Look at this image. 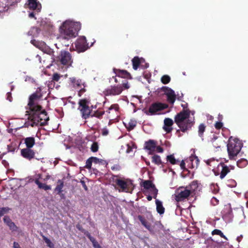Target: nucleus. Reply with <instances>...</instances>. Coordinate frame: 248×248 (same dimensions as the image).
Listing matches in <instances>:
<instances>
[{
    "label": "nucleus",
    "mask_w": 248,
    "mask_h": 248,
    "mask_svg": "<svg viewBox=\"0 0 248 248\" xmlns=\"http://www.w3.org/2000/svg\"><path fill=\"white\" fill-rule=\"evenodd\" d=\"M109 134V130L107 127H104L101 129V134L103 136H107Z\"/></svg>",
    "instance_id": "obj_46"
},
{
    "label": "nucleus",
    "mask_w": 248,
    "mask_h": 248,
    "mask_svg": "<svg viewBox=\"0 0 248 248\" xmlns=\"http://www.w3.org/2000/svg\"><path fill=\"white\" fill-rule=\"evenodd\" d=\"M80 29L81 24L79 22L66 20L60 27V31L64 39L68 40L76 37Z\"/></svg>",
    "instance_id": "obj_2"
},
{
    "label": "nucleus",
    "mask_w": 248,
    "mask_h": 248,
    "mask_svg": "<svg viewBox=\"0 0 248 248\" xmlns=\"http://www.w3.org/2000/svg\"><path fill=\"white\" fill-rule=\"evenodd\" d=\"M215 127L217 129H220L223 127V123L221 122H217L215 124Z\"/></svg>",
    "instance_id": "obj_50"
},
{
    "label": "nucleus",
    "mask_w": 248,
    "mask_h": 248,
    "mask_svg": "<svg viewBox=\"0 0 248 248\" xmlns=\"http://www.w3.org/2000/svg\"><path fill=\"white\" fill-rule=\"evenodd\" d=\"M6 96H7V97H6L7 100L9 101L10 102H11L12 101L13 98H12V94H11V92H8L6 94Z\"/></svg>",
    "instance_id": "obj_53"
},
{
    "label": "nucleus",
    "mask_w": 248,
    "mask_h": 248,
    "mask_svg": "<svg viewBox=\"0 0 248 248\" xmlns=\"http://www.w3.org/2000/svg\"><path fill=\"white\" fill-rule=\"evenodd\" d=\"M61 77L62 76L60 74L58 73H54L52 76V80L55 81H58Z\"/></svg>",
    "instance_id": "obj_47"
},
{
    "label": "nucleus",
    "mask_w": 248,
    "mask_h": 248,
    "mask_svg": "<svg viewBox=\"0 0 248 248\" xmlns=\"http://www.w3.org/2000/svg\"><path fill=\"white\" fill-rule=\"evenodd\" d=\"M91 150L93 152H96L98 150V144L97 142H93L91 145Z\"/></svg>",
    "instance_id": "obj_43"
},
{
    "label": "nucleus",
    "mask_w": 248,
    "mask_h": 248,
    "mask_svg": "<svg viewBox=\"0 0 248 248\" xmlns=\"http://www.w3.org/2000/svg\"><path fill=\"white\" fill-rule=\"evenodd\" d=\"M136 126V124L133 123H129V130H132Z\"/></svg>",
    "instance_id": "obj_61"
},
{
    "label": "nucleus",
    "mask_w": 248,
    "mask_h": 248,
    "mask_svg": "<svg viewBox=\"0 0 248 248\" xmlns=\"http://www.w3.org/2000/svg\"><path fill=\"white\" fill-rule=\"evenodd\" d=\"M123 88L121 85L117 86H111L104 91V94L106 96L117 95L121 93Z\"/></svg>",
    "instance_id": "obj_12"
},
{
    "label": "nucleus",
    "mask_w": 248,
    "mask_h": 248,
    "mask_svg": "<svg viewBox=\"0 0 248 248\" xmlns=\"http://www.w3.org/2000/svg\"><path fill=\"white\" fill-rule=\"evenodd\" d=\"M123 87V89H128L129 88V86L128 83V81L126 80H124V81H123L122 85H121Z\"/></svg>",
    "instance_id": "obj_51"
},
{
    "label": "nucleus",
    "mask_w": 248,
    "mask_h": 248,
    "mask_svg": "<svg viewBox=\"0 0 248 248\" xmlns=\"http://www.w3.org/2000/svg\"><path fill=\"white\" fill-rule=\"evenodd\" d=\"M166 159L167 161L169 162L172 165L177 164L179 162V160L175 158L173 154L167 155Z\"/></svg>",
    "instance_id": "obj_35"
},
{
    "label": "nucleus",
    "mask_w": 248,
    "mask_h": 248,
    "mask_svg": "<svg viewBox=\"0 0 248 248\" xmlns=\"http://www.w3.org/2000/svg\"><path fill=\"white\" fill-rule=\"evenodd\" d=\"M155 204L156 205V211L157 213L160 215L164 214L165 212V208L162 205V202L158 200H156Z\"/></svg>",
    "instance_id": "obj_31"
},
{
    "label": "nucleus",
    "mask_w": 248,
    "mask_h": 248,
    "mask_svg": "<svg viewBox=\"0 0 248 248\" xmlns=\"http://www.w3.org/2000/svg\"><path fill=\"white\" fill-rule=\"evenodd\" d=\"M90 101L86 99H82L79 101V109L83 119L86 120L91 117L92 110L89 107Z\"/></svg>",
    "instance_id": "obj_8"
},
{
    "label": "nucleus",
    "mask_w": 248,
    "mask_h": 248,
    "mask_svg": "<svg viewBox=\"0 0 248 248\" xmlns=\"http://www.w3.org/2000/svg\"><path fill=\"white\" fill-rule=\"evenodd\" d=\"M168 108V105L160 102H155L151 104L148 110H146L145 113L147 115H154L156 114L158 111L163 110Z\"/></svg>",
    "instance_id": "obj_10"
},
{
    "label": "nucleus",
    "mask_w": 248,
    "mask_h": 248,
    "mask_svg": "<svg viewBox=\"0 0 248 248\" xmlns=\"http://www.w3.org/2000/svg\"><path fill=\"white\" fill-rule=\"evenodd\" d=\"M106 163V162L105 160L99 159V163L98 164H105Z\"/></svg>",
    "instance_id": "obj_64"
},
{
    "label": "nucleus",
    "mask_w": 248,
    "mask_h": 248,
    "mask_svg": "<svg viewBox=\"0 0 248 248\" xmlns=\"http://www.w3.org/2000/svg\"><path fill=\"white\" fill-rule=\"evenodd\" d=\"M155 185L150 180H145L142 182V186L146 189H150L154 187Z\"/></svg>",
    "instance_id": "obj_33"
},
{
    "label": "nucleus",
    "mask_w": 248,
    "mask_h": 248,
    "mask_svg": "<svg viewBox=\"0 0 248 248\" xmlns=\"http://www.w3.org/2000/svg\"><path fill=\"white\" fill-rule=\"evenodd\" d=\"M212 234L213 235H218L221 237L225 239V240H228L227 238L226 237L225 235H224L223 232L219 230L218 229H215L212 232Z\"/></svg>",
    "instance_id": "obj_37"
},
{
    "label": "nucleus",
    "mask_w": 248,
    "mask_h": 248,
    "mask_svg": "<svg viewBox=\"0 0 248 248\" xmlns=\"http://www.w3.org/2000/svg\"><path fill=\"white\" fill-rule=\"evenodd\" d=\"M105 114V111L102 110L101 109H98L95 111H92L91 117V118L93 117L97 118L99 119H101L103 118V116Z\"/></svg>",
    "instance_id": "obj_27"
},
{
    "label": "nucleus",
    "mask_w": 248,
    "mask_h": 248,
    "mask_svg": "<svg viewBox=\"0 0 248 248\" xmlns=\"http://www.w3.org/2000/svg\"><path fill=\"white\" fill-rule=\"evenodd\" d=\"M85 88V87H84V86H82L81 88H80V90L78 92V95L79 96H81L82 94L86 91Z\"/></svg>",
    "instance_id": "obj_52"
},
{
    "label": "nucleus",
    "mask_w": 248,
    "mask_h": 248,
    "mask_svg": "<svg viewBox=\"0 0 248 248\" xmlns=\"http://www.w3.org/2000/svg\"><path fill=\"white\" fill-rule=\"evenodd\" d=\"M34 182L40 189H43L45 190L51 189L50 186L41 183L38 179H35Z\"/></svg>",
    "instance_id": "obj_32"
},
{
    "label": "nucleus",
    "mask_w": 248,
    "mask_h": 248,
    "mask_svg": "<svg viewBox=\"0 0 248 248\" xmlns=\"http://www.w3.org/2000/svg\"><path fill=\"white\" fill-rule=\"evenodd\" d=\"M28 7L31 10H36L40 11L41 6V4L37 1V0H28Z\"/></svg>",
    "instance_id": "obj_21"
},
{
    "label": "nucleus",
    "mask_w": 248,
    "mask_h": 248,
    "mask_svg": "<svg viewBox=\"0 0 248 248\" xmlns=\"http://www.w3.org/2000/svg\"><path fill=\"white\" fill-rule=\"evenodd\" d=\"M133 68L134 70H137L140 64V58L137 57H134L132 60Z\"/></svg>",
    "instance_id": "obj_34"
},
{
    "label": "nucleus",
    "mask_w": 248,
    "mask_h": 248,
    "mask_svg": "<svg viewBox=\"0 0 248 248\" xmlns=\"http://www.w3.org/2000/svg\"><path fill=\"white\" fill-rule=\"evenodd\" d=\"M162 90L167 97L168 102L173 105L176 100V94L174 91L168 87H163Z\"/></svg>",
    "instance_id": "obj_13"
},
{
    "label": "nucleus",
    "mask_w": 248,
    "mask_h": 248,
    "mask_svg": "<svg viewBox=\"0 0 248 248\" xmlns=\"http://www.w3.org/2000/svg\"><path fill=\"white\" fill-rule=\"evenodd\" d=\"M190 110L189 109H183L177 113L174 117V122L180 128L176 131L179 133L180 131L186 132L191 129L195 122L189 119Z\"/></svg>",
    "instance_id": "obj_1"
},
{
    "label": "nucleus",
    "mask_w": 248,
    "mask_h": 248,
    "mask_svg": "<svg viewBox=\"0 0 248 248\" xmlns=\"http://www.w3.org/2000/svg\"><path fill=\"white\" fill-rule=\"evenodd\" d=\"M206 126L204 124H201L198 127V134L200 137H203V134L205 131Z\"/></svg>",
    "instance_id": "obj_36"
},
{
    "label": "nucleus",
    "mask_w": 248,
    "mask_h": 248,
    "mask_svg": "<svg viewBox=\"0 0 248 248\" xmlns=\"http://www.w3.org/2000/svg\"><path fill=\"white\" fill-rule=\"evenodd\" d=\"M4 222L9 226L10 229L13 231L16 230L17 227L15 224L12 221L10 217L8 216H5L3 218Z\"/></svg>",
    "instance_id": "obj_26"
},
{
    "label": "nucleus",
    "mask_w": 248,
    "mask_h": 248,
    "mask_svg": "<svg viewBox=\"0 0 248 248\" xmlns=\"http://www.w3.org/2000/svg\"><path fill=\"white\" fill-rule=\"evenodd\" d=\"M161 81L164 84H168L170 81V78L167 75H164L161 77Z\"/></svg>",
    "instance_id": "obj_41"
},
{
    "label": "nucleus",
    "mask_w": 248,
    "mask_h": 248,
    "mask_svg": "<svg viewBox=\"0 0 248 248\" xmlns=\"http://www.w3.org/2000/svg\"><path fill=\"white\" fill-rule=\"evenodd\" d=\"M16 148L13 147L12 145H8V150L9 152H14Z\"/></svg>",
    "instance_id": "obj_58"
},
{
    "label": "nucleus",
    "mask_w": 248,
    "mask_h": 248,
    "mask_svg": "<svg viewBox=\"0 0 248 248\" xmlns=\"http://www.w3.org/2000/svg\"><path fill=\"white\" fill-rule=\"evenodd\" d=\"M231 212H232L231 208L229 207L226 206L224 208V209L222 210L221 213L222 215V217L223 218H224L228 214H230Z\"/></svg>",
    "instance_id": "obj_39"
},
{
    "label": "nucleus",
    "mask_w": 248,
    "mask_h": 248,
    "mask_svg": "<svg viewBox=\"0 0 248 248\" xmlns=\"http://www.w3.org/2000/svg\"><path fill=\"white\" fill-rule=\"evenodd\" d=\"M113 181L119 187L123 192L131 193L134 186L131 180L120 178L118 175H113Z\"/></svg>",
    "instance_id": "obj_5"
},
{
    "label": "nucleus",
    "mask_w": 248,
    "mask_h": 248,
    "mask_svg": "<svg viewBox=\"0 0 248 248\" xmlns=\"http://www.w3.org/2000/svg\"><path fill=\"white\" fill-rule=\"evenodd\" d=\"M138 217L139 220L140 221L141 224L145 228H146L149 231H151L152 230L151 224L148 222L146 219L144 217L140 215H139Z\"/></svg>",
    "instance_id": "obj_28"
},
{
    "label": "nucleus",
    "mask_w": 248,
    "mask_h": 248,
    "mask_svg": "<svg viewBox=\"0 0 248 248\" xmlns=\"http://www.w3.org/2000/svg\"><path fill=\"white\" fill-rule=\"evenodd\" d=\"M73 87L76 89H80L82 86L86 87V85L85 82L83 81L81 79L77 78L75 77H72L69 78Z\"/></svg>",
    "instance_id": "obj_16"
},
{
    "label": "nucleus",
    "mask_w": 248,
    "mask_h": 248,
    "mask_svg": "<svg viewBox=\"0 0 248 248\" xmlns=\"http://www.w3.org/2000/svg\"><path fill=\"white\" fill-rule=\"evenodd\" d=\"M242 146V143L238 139L233 138L232 137L229 138L227 144V151L230 159H233L238 154Z\"/></svg>",
    "instance_id": "obj_4"
},
{
    "label": "nucleus",
    "mask_w": 248,
    "mask_h": 248,
    "mask_svg": "<svg viewBox=\"0 0 248 248\" xmlns=\"http://www.w3.org/2000/svg\"><path fill=\"white\" fill-rule=\"evenodd\" d=\"M247 164L248 161L246 159H241L237 161V165L241 168L245 167Z\"/></svg>",
    "instance_id": "obj_38"
},
{
    "label": "nucleus",
    "mask_w": 248,
    "mask_h": 248,
    "mask_svg": "<svg viewBox=\"0 0 248 248\" xmlns=\"http://www.w3.org/2000/svg\"><path fill=\"white\" fill-rule=\"evenodd\" d=\"M218 200L215 197H213V198L211 200V202L214 205L217 204L218 203Z\"/></svg>",
    "instance_id": "obj_55"
},
{
    "label": "nucleus",
    "mask_w": 248,
    "mask_h": 248,
    "mask_svg": "<svg viewBox=\"0 0 248 248\" xmlns=\"http://www.w3.org/2000/svg\"><path fill=\"white\" fill-rule=\"evenodd\" d=\"M153 155L151 157L152 163L157 166L161 165L162 168H164L165 163L162 161L161 157L159 155L155 154H153Z\"/></svg>",
    "instance_id": "obj_24"
},
{
    "label": "nucleus",
    "mask_w": 248,
    "mask_h": 248,
    "mask_svg": "<svg viewBox=\"0 0 248 248\" xmlns=\"http://www.w3.org/2000/svg\"><path fill=\"white\" fill-rule=\"evenodd\" d=\"M81 183L82 184V186L84 188V189L85 190H88V187H87V186H86V185L85 184V182L84 181H81Z\"/></svg>",
    "instance_id": "obj_62"
},
{
    "label": "nucleus",
    "mask_w": 248,
    "mask_h": 248,
    "mask_svg": "<svg viewBox=\"0 0 248 248\" xmlns=\"http://www.w3.org/2000/svg\"><path fill=\"white\" fill-rule=\"evenodd\" d=\"M21 155L24 158L31 160L34 158L35 153L31 148H25L21 150Z\"/></svg>",
    "instance_id": "obj_15"
},
{
    "label": "nucleus",
    "mask_w": 248,
    "mask_h": 248,
    "mask_svg": "<svg viewBox=\"0 0 248 248\" xmlns=\"http://www.w3.org/2000/svg\"><path fill=\"white\" fill-rule=\"evenodd\" d=\"M213 145L216 148H220L221 146V139L216 135H214L211 140Z\"/></svg>",
    "instance_id": "obj_30"
},
{
    "label": "nucleus",
    "mask_w": 248,
    "mask_h": 248,
    "mask_svg": "<svg viewBox=\"0 0 248 248\" xmlns=\"http://www.w3.org/2000/svg\"><path fill=\"white\" fill-rule=\"evenodd\" d=\"M220 165L221 167V170L220 173L219 177L221 179H223L226 175L230 172L231 169H233V167L231 166L228 167L223 163H220Z\"/></svg>",
    "instance_id": "obj_18"
},
{
    "label": "nucleus",
    "mask_w": 248,
    "mask_h": 248,
    "mask_svg": "<svg viewBox=\"0 0 248 248\" xmlns=\"http://www.w3.org/2000/svg\"><path fill=\"white\" fill-rule=\"evenodd\" d=\"M75 47L78 52H83L89 48L88 44L85 36L79 37L75 42Z\"/></svg>",
    "instance_id": "obj_11"
},
{
    "label": "nucleus",
    "mask_w": 248,
    "mask_h": 248,
    "mask_svg": "<svg viewBox=\"0 0 248 248\" xmlns=\"http://www.w3.org/2000/svg\"><path fill=\"white\" fill-rule=\"evenodd\" d=\"M64 186V183L62 180H58L57 181V185L54 189V191L57 193V194L60 195L61 198H63L64 195L62 194V188Z\"/></svg>",
    "instance_id": "obj_22"
},
{
    "label": "nucleus",
    "mask_w": 248,
    "mask_h": 248,
    "mask_svg": "<svg viewBox=\"0 0 248 248\" xmlns=\"http://www.w3.org/2000/svg\"><path fill=\"white\" fill-rule=\"evenodd\" d=\"M92 244H93V247L94 248H102L100 246V245L98 244V242L96 240H95L94 242H93V243Z\"/></svg>",
    "instance_id": "obj_54"
},
{
    "label": "nucleus",
    "mask_w": 248,
    "mask_h": 248,
    "mask_svg": "<svg viewBox=\"0 0 248 248\" xmlns=\"http://www.w3.org/2000/svg\"><path fill=\"white\" fill-rule=\"evenodd\" d=\"M42 96L40 92L37 91L29 96L28 103L29 111H27L29 113H31L38 109L42 108V107L38 104Z\"/></svg>",
    "instance_id": "obj_6"
},
{
    "label": "nucleus",
    "mask_w": 248,
    "mask_h": 248,
    "mask_svg": "<svg viewBox=\"0 0 248 248\" xmlns=\"http://www.w3.org/2000/svg\"><path fill=\"white\" fill-rule=\"evenodd\" d=\"M24 143L27 148H31L35 143V138L33 137H29L24 139Z\"/></svg>",
    "instance_id": "obj_25"
},
{
    "label": "nucleus",
    "mask_w": 248,
    "mask_h": 248,
    "mask_svg": "<svg viewBox=\"0 0 248 248\" xmlns=\"http://www.w3.org/2000/svg\"><path fill=\"white\" fill-rule=\"evenodd\" d=\"M150 191L151 193L153 195V198L154 199H156L158 194V189L155 187V185L154 186V187H152L150 189Z\"/></svg>",
    "instance_id": "obj_44"
},
{
    "label": "nucleus",
    "mask_w": 248,
    "mask_h": 248,
    "mask_svg": "<svg viewBox=\"0 0 248 248\" xmlns=\"http://www.w3.org/2000/svg\"><path fill=\"white\" fill-rule=\"evenodd\" d=\"M114 109L115 112L117 113V115H118V112L120 109L119 106L118 104H112L110 106V107L108 108V113H110V111Z\"/></svg>",
    "instance_id": "obj_40"
},
{
    "label": "nucleus",
    "mask_w": 248,
    "mask_h": 248,
    "mask_svg": "<svg viewBox=\"0 0 248 248\" xmlns=\"http://www.w3.org/2000/svg\"><path fill=\"white\" fill-rule=\"evenodd\" d=\"M13 248H21L19 245V244L16 242H14L13 243Z\"/></svg>",
    "instance_id": "obj_60"
},
{
    "label": "nucleus",
    "mask_w": 248,
    "mask_h": 248,
    "mask_svg": "<svg viewBox=\"0 0 248 248\" xmlns=\"http://www.w3.org/2000/svg\"><path fill=\"white\" fill-rule=\"evenodd\" d=\"M29 119L32 122L31 124L32 126L39 124L43 126L46 124L47 122L49 120V117L46 111L42 108L29 113Z\"/></svg>",
    "instance_id": "obj_3"
},
{
    "label": "nucleus",
    "mask_w": 248,
    "mask_h": 248,
    "mask_svg": "<svg viewBox=\"0 0 248 248\" xmlns=\"http://www.w3.org/2000/svg\"><path fill=\"white\" fill-rule=\"evenodd\" d=\"M198 185L199 184L197 181H193L186 187L189 190L190 193L192 194L197 189Z\"/></svg>",
    "instance_id": "obj_29"
},
{
    "label": "nucleus",
    "mask_w": 248,
    "mask_h": 248,
    "mask_svg": "<svg viewBox=\"0 0 248 248\" xmlns=\"http://www.w3.org/2000/svg\"><path fill=\"white\" fill-rule=\"evenodd\" d=\"M10 209L8 207L0 208V217H2L4 214L7 213Z\"/></svg>",
    "instance_id": "obj_45"
},
{
    "label": "nucleus",
    "mask_w": 248,
    "mask_h": 248,
    "mask_svg": "<svg viewBox=\"0 0 248 248\" xmlns=\"http://www.w3.org/2000/svg\"><path fill=\"white\" fill-rule=\"evenodd\" d=\"M29 16L30 18H35V19H36V17H35V15L33 12L30 13L29 14Z\"/></svg>",
    "instance_id": "obj_63"
},
{
    "label": "nucleus",
    "mask_w": 248,
    "mask_h": 248,
    "mask_svg": "<svg viewBox=\"0 0 248 248\" xmlns=\"http://www.w3.org/2000/svg\"><path fill=\"white\" fill-rule=\"evenodd\" d=\"M84 234L90 239V240L92 242V243H93V242H94L96 240L94 237L91 236V235L88 232H84Z\"/></svg>",
    "instance_id": "obj_49"
},
{
    "label": "nucleus",
    "mask_w": 248,
    "mask_h": 248,
    "mask_svg": "<svg viewBox=\"0 0 248 248\" xmlns=\"http://www.w3.org/2000/svg\"><path fill=\"white\" fill-rule=\"evenodd\" d=\"M155 151H156L158 153H162L163 152L164 150H163V148L161 147V146H157L156 145V148H155Z\"/></svg>",
    "instance_id": "obj_56"
},
{
    "label": "nucleus",
    "mask_w": 248,
    "mask_h": 248,
    "mask_svg": "<svg viewBox=\"0 0 248 248\" xmlns=\"http://www.w3.org/2000/svg\"><path fill=\"white\" fill-rule=\"evenodd\" d=\"M99 161V158L96 157H90L86 160L85 168H86L87 169H91L92 168V163H94L95 164H98Z\"/></svg>",
    "instance_id": "obj_23"
},
{
    "label": "nucleus",
    "mask_w": 248,
    "mask_h": 248,
    "mask_svg": "<svg viewBox=\"0 0 248 248\" xmlns=\"http://www.w3.org/2000/svg\"><path fill=\"white\" fill-rule=\"evenodd\" d=\"M52 59L57 64L70 66L73 62L71 54L67 51H61L59 56L55 57L53 55Z\"/></svg>",
    "instance_id": "obj_7"
},
{
    "label": "nucleus",
    "mask_w": 248,
    "mask_h": 248,
    "mask_svg": "<svg viewBox=\"0 0 248 248\" xmlns=\"http://www.w3.org/2000/svg\"><path fill=\"white\" fill-rule=\"evenodd\" d=\"M185 165L186 164L184 160H182L180 164V167L182 170H184L186 169Z\"/></svg>",
    "instance_id": "obj_59"
},
{
    "label": "nucleus",
    "mask_w": 248,
    "mask_h": 248,
    "mask_svg": "<svg viewBox=\"0 0 248 248\" xmlns=\"http://www.w3.org/2000/svg\"><path fill=\"white\" fill-rule=\"evenodd\" d=\"M190 195L189 190L186 187L181 186L175 190L174 199L177 202H183L188 199Z\"/></svg>",
    "instance_id": "obj_9"
},
{
    "label": "nucleus",
    "mask_w": 248,
    "mask_h": 248,
    "mask_svg": "<svg viewBox=\"0 0 248 248\" xmlns=\"http://www.w3.org/2000/svg\"><path fill=\"white\" fill-rule=\"evenodd\" d=\"M116 76L124 78H132L130 74L125 70L114 69Z\"/></svg>",
    "instance_id": "obj_20"
},
{
    "label": "nucleus",
    "mask_w": 248,
    "mask_h": 248,
    "mask_svg": "<svg viewBox=\"0 0 248 248\" xmlns=\"http://www.w3.org/2000/svg\"><path fill=\"white\" fill-rule=\"evenodd\" d=\"M35 46L37 47H38L40 50L42 51L44 53L48 54L49 55H52V58H53V55H54L53 50L51 49L49 46H47L45 42H38L37 45Z\"/></svg>",
    "instance_id": "obj_14"
},
{
    "label": "nucleus",
    "mask_w": 248,
    "mask_h": 248,
    "mask_svg": "<svg viewBox=\"0 0 248 248\" xmlns=\"http://www.w3.org/2000/svg\"><path fill=\"white\" fill-rule=\"evenodd\" d=\"M156 141L150 140L145 143V149L149 151V154L150 155H153L156 145Z\"/></svg>",
    "instance_id": "obj_17"
},
{
    "label": "nucleus",
    "mask_w": 248,
    "mask_h": 248,
    "mask_svg": "<svg viewBox=\"0 0 248 248\" xmlns=\"http://www.w3.org/2000/svg\"><path fill=\"white\" fill-rule=\"evenodd\" d=\"M164 125L163 127V129L167 133H169L171 132L172 130V125L173 124L172 120L170 118H165L164 120Z\"/></svg>",
    "instance_id": "obj_19"
},
{
    "label": "nucleus",
    "mask_w": 248,
    "mask_h": 248,
    "mask_svg": "<svg viewBox=\"0 0 248 248\" xmlns=\"http://www.w3.org/2000/svg\"><path fill=\"white\" fill-rule=\"evenodd\" d=\"M41 236L48 247H49L50 248L53 247V244L52 243L51 241L48 238H47L45 235H43L42 234L41 235Z\"/></svg>",
    "instance_id": "obj_42"
},
{
    "label": "nucleus",
    "mask_w": 248,
    "mask_h": 248,
    "mask_svg": "<svg viewBox=\"0 0 248 248\" xmlns=\"http://www.w3.org/2000/svg\"><path fill=\"white\" fill-rule=\"evenodd\" d=\"M228 185L231 187L235 186L236 185V182L233 179H230L227 181Z\"/></svg>",
    "instance_id": "obj_48"
},
{
    "label": "nucleus",
    "mask_w": 248,
    "mask_h": 248,
    "mask_svg": "<svg viewBox=\"0 0 248 248\" xmlns=\"http://www.w3.org/2000/svg\"><path fill=\"white\" fill-rule=\"evenodd\" d=\"M215 161V160L214 159H209L206 161V164L210 166H212L213 165V163Z\"/></svg>",
    "instance_id": "obj_57"
}]
</instances>
